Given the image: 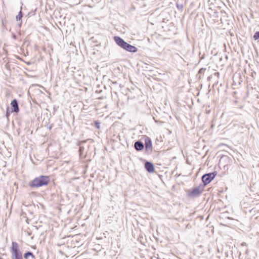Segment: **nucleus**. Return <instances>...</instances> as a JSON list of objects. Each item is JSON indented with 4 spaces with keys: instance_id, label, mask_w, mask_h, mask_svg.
I'll use <instances>...</instances> for the list:
<instances>
[{
    "instance_id": "19",
    "label": "nucleus",
    "mask_w": 259,
    "mask_h": 259,
    "mask_svg": "<svg viewBox=\"0 0 259 259\" xmlns=\"http://www.w3.org/2000/svg\"><path fill=\"white\" fill-rule=\"evenodd\" d=\"M211 78V76H208V77H207V80H209H209H210Z\"/></svg>"
},
{
    "instance_id": "16",
    "label": "nucleus",
    "mask_w": 259,
    "mask_h": 259,
    "mask_svg": "<svg viewBox=\"0 0 259 259\" xmlns=\"http://www.w3.org/2000/svg\"><path fill=\"white\" fill-rule=\"evenodd\" d=\"M206 68H201V69H199L198 71V74H203Z\"/></svg>"
},
{
    "instance_id": "11",
    "label": "nucleus",
    "mask_w": 259,
    "mask_h": 259,
    "mask_svg": "<svg viewBox=\"0 0 259 259\" xmlns=\"http://www.w3.org/2000/svg\"><path fill=\"white\" fill-rule=\"evenodd\" d=\"M25 259H35V257L31 251H27L24 254Z\"/></svg>"
},
{
    "instance_id": "4",
    "label": "nucleus",
    "mask_w": 259,
    "mask_h": 259,
    "mask_svg": "<svg viewBox=\"0 0 259 259\" xmlns=\"http://www.w3.org/2000/svg\"><path fill=\"white\" fill-rule=\"evenodd\" d=\"M204 190L203 186L200 185L199 186L193 188L192 190L187 191V196L189 198H194L200 196Z\"/></svg>"
},
{
    "instance_id": "5",
    "label": "nucleus",
    "mask_w": 259,
    "mask_h": 259,
    "mask_svg": "<svg viewBox=\"0 0 259 259\" xmlns=\"http://www.w3.org/2000/svg\"><path fill=\"white\" fill-rule=\"evenodd\" d=\"M217 175L216 171L212 172H209L203 175L201 178L202 181L203 183V188L207 184L210 183L215 177Z\"/></svg>"
},
{
    "instance_id": "17",
    "label": "nucleus",
    "mask_w": 259,
    "mask_h": 259,
    "mask_svg": "<svg viewBox=\"0 0 259 259\" xmlns=\"http://www.w3.org/2000/svg\"><path fill=\"white\" fill-rule=\"evenodd\" d=\"M214 75H215V76H217L218 77H219V75H220V73L218 72H215L214 73Z\"/></svg>"
},
{
    "instance_id": "21",
    "label": "nucleus",
    "mask_w": 259,
    "mask_h": 259,
    "mask_svg": "<svg viewBox=\"0 0 259 259\" xmlns=\"http://www.w3.org/2000/svg\"><path fill=\"white\" fill-rule=\"evenodd\" d=\"M178 9H180L181 8V6H179L178 5L177 6Z\"/></svg>"
},
{
    "instance_id": "3",
    "label": "nucleus",
    "mask_w": 259,
    "mask_h": 259,
    "mask_svg": "<svg viewBox=\"0 0 259 259\" xmlns=\"http://www.w3.org/2000/svg\"><path fill=\"white\" fill-rule=\"evenodd\" d=\"M11 259H23L22 251H21L18 243L13 241L10 248Z\"/></svg>"
},
{
    "instance_id": "15",
    "label": "nucleus",
    "mask_w": 259,
    "mask_h": 259,
    "mask_svg": "<svg viewBox=\"0 0 259 259\" xmlns=\"http://www.w3.org/2000/svg\"><path fill=\"white\" fill-rule=\"evenodd\" d=\"M10 112H11V111H10V110H9V107L8 106L7 108V111H6V116L7 117V118H9V116L10 115Z\"/></svg>"
},
{
    "instance_id": "12",
    "label": "nucleus",
    "mask_w": 259,
    "mask_h": 259,
    "mask_svg": "<svg viewBox=\"0 0 259 259\" xmlns=\"http://www.w3.org/2000/svg\"><path fill=\"white\" fill-rule=\"evenodd\" d=\"M94 124L96 128H100V122L98 120H95L94 121Z\"/></svg>"
},
{
    "instance_id": "14",
    "label": "nucleus",
    "mask_w": 259,
    "mask_h": 259,
    "mask_svg": "<svg viewBox=\"0 0 259 259\" xmlns=\"http://www.w3.org/2000/svg\"><path fill=\"white\" fill-rule=\"evenodd\" d=\"M253 38L254 40L259 39V31H256L255 32L253 35Z\"/></svg>"
},
{
    "instance_id": "10",
    "label": "nucleus",
    "mask_w": 259,
    "mask_h": 259,
    "mask_svg": "<svg viewBox=\"0 0 259 259\" xmlns=\"http://www.w3.org/2000/svg\"><path fill=\"white\" fill-rule=\"evenodd\" d=\"M86 141H87L86 140L80 141H78L77 143V145L79 147L78 151L79 152V155L80 156L82 154V152L84 150V147H83V146H82V144H83V143H85L86 142Z\"/></svg>"
},
{
    "instance_id": "20",
    "label": "nucleus",
    "mask_w": 259,
    "mask_h": 259,
    "mask_svg": "<svg viewBox=\"0 0 259 259\" xmlns=\"http://www.w3.org/2000/svg\"><path fill=\"white\" fill-rule=\"evenodd\" d=\"M204 55H203V56L200 58V59L202 60L204 59Z\"/></svg>"
},
{
    "instance_id": "18",
    "label": "nucleus",
    "mask_w": 259,
    "mask_h": 259,
    "mask_svg": "<svg viewBox=\"0 0 259 259\" xmlns=\"http://www.w3.org/2000/svg\"><path fill=\"white\" fill-rule=\"evenodd\" d=\"M12 37L15 39H16L17 38V36L14 33L12 34Z\"/></svg>"
},
{
    "instance_id": "13",
    "label": "nucleus",
    "mask_w": 259,
    "mask_h": 259,
    "mask_svg": "<svg viewBox=\"0 0 259 259\" xmlns=\"http://www.w3.org/2000/svg\"><path fill=\"white\" fill-rule=\"evenodd\" d=\"M23 17L22 13L20 11L18 15L16 16V20L17 21H20Z\"/></svg>"
},
{
    "instance_id": "1",
    "label": "nucleus",
    "mask_w": 259,
    "mask_h": 259,
    "mask_svg": "<svg viewBox=\"0 0 259 259\" xmlns=\"http://www.w3.org/2000/svg\"><path fill=\"white\" fill-rule=\"evenodd\" d=\"M50 179L48 176H40L30 181L28 186L31 188H39L48 184Z\"/></svg>"
},
{
    "instance_id": "23",
    "label": "nucleus",
    "mask_w": 259,
    "mask_h": 259,
    "mask_svg": "<svg viewBox=\"0 0 259 259\" xmlns=\"http://www.w3.org/2000/svg\"><path fill=\"white\" fill-rule=\"evenodd\" d=\"M0 259H3V258L0 256Z\"/></svg>"
},
{
    "instance_id": "6",
    "label": "nucleus",
    "mask_w": 259,
    "mask_h": 259,
    "mask_svg": "<svg viewBox=\"0 0 259 259\" xmlns=\"http://www.w3.org/2000/svg\"><path fill=\"white\" fill-rule=\"evenodd\" d=\"M144 142L145 144L144 147H145V152L146 154L150 155L152 152V141L148 136H145L144 137Z\"/></svg>"
},
{
    "instance_id": "9",
    "label": "nucleus",
    "mask_w": 259,
    "mask_h": 259,
    "mask_svg": "<svg viewBox=\"0 0 259 259\" xmlns=\"http://www.w3.org/2000/svg\"><path fill=\"white\" fill-rule=\"evenodd\" d=\"M134 148L137 151H141L144 148V144L140 140L136 141L134 145Z\"/></svg>"
},
{
    "instance_id": "22",
    "label": "nucleus",
    "mask_w": 259,
    "mask_h": 259,
    "mask_svg": "<svg viewBox=\"0 0 259 259\" xmlns=\"http://www.w3.org/2000/svg\"><path fill=\"white\" fill-rule=\"evenodd\" d=\"M182 8H183V6H182V5H181V9H182Z\"/></svg>"
},
{
    "instance_id": "8",
    "label": "nucleus",
    "mask_w": 259,
    "mask_h": 259,
    "mask_svg": "<svg viewBox=\"0 0 259 259\" xmlns=\"http://www.w3.org/2000/svg\"><path fill=\"white\" fill-rule=\"evenodd\" d=\"M144 167L146 170L150 173L153 172L154 171V165L150 161H146L144 164Z\"/></svg>"
},
{
    "instance_id": "7",
    "label": "nucleus",
    "mask_w": 259,
    "mask_h": 259,
    "mask_svg": "<svg viewBox=\"0 0 259 259\" xmlns=\"http://www.w3.org/2000/svg\"><path fill=\"white\" fill-rule=\"evenodd\" d=\"M11 112L18 113L20 111L19 107L18 106V103L17 99H13L11 102Z\"/></svg>"
},
{
    "instance_id": "2",
    "label": "nucleus",
    "mask_w": 259,
    "mask_h": 259,
    "mask_svg": "<svg viewBox=\"0 0 259 259\" xmlns=\"http://www.w3.org/2000/svg\"><path fill=\"white\" fill-rule=\"evenodd\" d=\"M113 39L118 46L127 52L136 53L138 51V49L136 47L126 42L119 36H115L114 37Z\"/></svg>"
}]
</instances>
